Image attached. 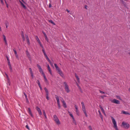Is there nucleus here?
<instances>
[{"label": "nucleus", "instance_id": "473e14b6", "mask_svg": "<svg viewBox=\"0 0 130 130\" xmlns=\"http://www.w3.org/2000/svg\"><path fill=\"white\" fill-rule=\"evenodd\" d=\"M116 97L117 98V99H118L120 100H122V99L120 98V96L118 95H117L116 96Z\"/></svg>", "mask_w": 130, "mask_h": 130}, {"label": "nucleus", "instance_id": "dca6fc26", "mask_svg": "<svg viewBox=\"0 0 130 130\" xmlns=\"http://www.w3.org/2000/svg\"><path fill=\"white\" fill-rule=\"evenodd\" d=\"M120 1L123 4L124 7L127 8L126 3L124 2L123 0H120Z\"/></svg>", "mask_w": 130, "mask_h": 130}, {"label": "nucleus", "instance_id": "aec40b11", "mask_svg": "<svg viewBox=\"0 0 130 130\" xmlns=\"http://www.w3.org/2000/svg\"><path fill=\"white\" fill-rule=\"evenodd\" d=\"M54 65V66L56 69V70L57 71H58L59 70H60V68H59V67L58 66L57 64H56L55 63Z\"/></svg>", "mask_w": 130, "mask_h": 130}, {"label": "nucleus", "instance_id": "338daca9", "mask_svg": "<svg viewBox=\"0 0 130 130\" xmlns=\"http://www.w3.org/2000/svg\"><path fill=\"white\" fill-rule=\"evenodd\" d=\"M44 54L45 57H46L47 56L46 53Z\"/></svg>", "mask_w": 130, "mask_h": 130}, {"label": "nucleus", "instance_id": "a18cd8bd", "mask_svg": "<svg viewBox=\"0 0 130 130\" xmlns=\"http://www.w3.org/2000/svg\"><path fill=\"white\" fill-rule=\"evenodd\" d=\"M29 69L30 71V73H33L31 69V68H29Z\"/></svg>", "mask_w": 130, "mask_h": 130}, {"label": "nucleus", "instance_id": "5701e85b", "mask_svg": "<svg viewBox=\"0 0 130 130\" xmlns=\"http://www.w3.org/2000/svg\"><path fill=\"white\" fill-rule=\"evenodd\" d=\"M5 24L6 25V28H7L8 25H9V22L7 21H5Z\"/></svg>", "mask_w": 130, "mask_h": 130}, {"label": "nucleus", "instance_id": "6ab92c4d", "mask_svg": "<svg viewBox=\"0 0 130 130\" xmlns=\"http://www.w3.org/2000/svg\"><path fill=\"white\" fill-rule=\"evenodd\" d=\"M47 67L48 68V69L49 72H50V74L51 75H52V72H51V69L50 68V67L48 64L47 65Z\"/></svg>", "mask_w": 130, "mask_h": 130}, {"label": "nucleus", "instance_id": "4c0bfd02", "mask_svg": "<svg viewBox=\"0 0 130 130\" xmlns=\"http://www.w3.org/2000/svg\"><path fill=\"white\" fill-rule=\"evenodd\" d=\"M37 83H38V85L39 86H40L41 85L40 83V82L39 81V80H38L37 81Z\"/></svg>", "mask_w": 130, "mask_h": 130}, {"label": "nucleus", "instance_id": "49530a36", "mask_svg": "<svg viewBox=\"0 0 130 130\" xmlns=\"http://www.w3.org/2000/svg\"><path fill=\"white\" fill-rule=\"evenodd\" d=\"M99 91L101 93H102V94H104L105 93V92H103V91H101V90H99Z\"/></svg>", "mask_w": 130, "mask_h": 130}, {"label": "nucleus", "instance_id": "bb28decb", "mask_svg": "<svg viewBox=\"0 0 130 130\" xmlns=\"http://www.w3.org/2000/svg\"><path fill=\"white\" fill-rule=\"evenodd\" d=\"M48 21L50 22L51 23L54 25H55V24L54 23V22L52 21V20H49Z\"/></svg>", "mask_w": 130, "mask_h": 130}, {"label": "nucleus", "instance_id": "0eeeda50", "mask_svg": "<svg viewBox=\"0 0 130 130\" xmlns=\"http://www.w3.org/2000/svg\"><path fill=\"white\" fill-rule=\"evenodd\" d=\"M57 71L58 72V73L60 75L62 78H65V76L64 75L61 70Z\"/></svg>", "mask_w": 130, "mask_h": 130}, {"label": "nucleus", "instance_id": "412c9836", "mask_svg": "<svg viewBox=\"0 0 130 130\" xmlns=\"http://www.w3.org/2000/svg\"><path fill=\"white\" fill-rule=\"evenodd\" d=\"M62 103H63V107L65 108H67V105L66 104V103L64 100H63V101H62Z\"/></svg>", "mask_w": 130, "mask_h": 130}, {"label": "nucleus", "instance_id": "f03ea898", "mask_svg": "<svg viewBox=\"0 0 130 130\" xmlns=\"http://www.w3.org/2000/svg\"><path fill=\"white\" fill-rule=\"evenodd\" d=\"M63 84L64 86V88L66 91L67 93H69L70 91V90L69 89V86L67 82H63Z\"/></svg>", "mask_w": 130, "mask_h": 130}, {"label": "nucleus", "instance_id": "c756f323", "mask_svg": "<svg viewBox=\"0 0 130 130\" xmlns=\"http://www.w3.org/2000/svg\"><path fill=\"white\" fill-rule=\"evenodd\" d=\"M44 80L45 82H46V83L47 84H49V83L48 81V80L46 78H45V79H44Z\"/></svg>", "mask_w": 130, "mask_h": 130}, {"label": "nucleus", "instance_id": "f3484780", "mask_svg": "<svg viewBox=\"0 0 130 130\" xmlns=\"http://www.w3.org/2000/svg\"><path fill=\"white\" fill-rule=\"evenodd\" d=\"M19 2L20 3L21 5L25 9H26V7L19 0Z\"/></svg>", "mask_w": 130, "mask_h": 130}, {"label": "nucleus", "instance_id": "1a4fd4ad", "mask_svg": "<svg viewBox=\"0 0 130 130\" xmlns=\"http://www.w3.org/2000/svg\"><path fill=\"white\" fill-rule=\"evenodd\" d=\"M36 109L39 115H42V113L40 108H39L37 106L36 107Z\"/></svg>", "mask_w": 130, "mask_h": 130}, {"label": "nucleus", "instance_id": "13d9d810", "mask_svg": "<svg viewBox=\"0 0 130 130\" xmlns=\"http://www.w3.org/2000/svg\"><path fill=\"white\" fill-rule=\"evenodd\" d=\"M6 58H7V59L8 61H10L8 57L7 56H6Z\"/></svg>", "mask_w": 130, "mask_h": 130}, {"label": "nucleus", "instance_id": "f257e3e1", "mask_svg": "<svg viewBox=\"0 0 130 130\" xmlns=\"http://www.w3.org/2000/svg\"><path fill=\"white\" fill-rule=\"evenodd\" d=\"M53 118L54 120L57 124L59 125L60 124V121L56 115H54Z\"/></svg>", "mask_w": 130, "mask_h": 130}, {"label": "nucleus", "instance_id": "09e8293b", "mask_svg": "<svg viewBox=\"0 0 130 130\" xmlns=\"http://www.w3.org/2000/svg\"><path fill=\"white\" fill-rule=\"evenodd\" d=\"M8 65L9 66H11V65L10 64V61H8Z\"/></svg>", "mask_w": 130, "mask_h": 130}, {"label": "nucleus", "instance_id": "58836bf2", "mask_svg": "<svg viewBox=\"0 0 130 130\" xmlns=\"http://www.w3.org/2000/svg\"><path fill=\"white\" fill-rule=\"evenodd\" d=\"M27 41L28 44L29 45H30V42L29 40V39H27Z\"/></svg>", "mask_w": 130, "mask_h": 130}, {"label": "nucleus", "instance_id": "a19ab883", "mask_svg": "<svg viewBox=\"0 0 130 130\" xmlns=\"http://www.w3.org/2000/svg\"><path fill=\"white\" fill-rule=\"evenodd\" d=\"M99 107H100V108L101 109V110H103L104 109L103 107H102L100 105H99Z\"/></svg>", "mask_w": 130, "mask_h": 130}, {"label": "nucleus", "instance_id": "5fc2aeb1", "mask_svg": "<svg viewBox=\"0 0 130 130\" xmlns=\"http://www.w3.org/2000/svg\"><path fill=\"white\" fill-rule=\"evenodd\" d=\"M31 76L32 77V78H33L34 77H33V73H31Z\"/></svg>", "mask_w": 130, "mask_h": 130}, {"label": "nucleus", "instance_id": "6e6552de", "mask_svg": "<svg viewBox=\"0 0 130 130\" xmlns=\"http://www.w3.org/2000/svg\"><path fill=\"white\" fill-rule=\"evenodd\" d=\"M111 102L112 103L117 104H120V101L115 99H113L111 101Z\"/></svg>", "mask_w": 130, "mask_h": 130}, {"label": "nucleus", "instance_id": "c85d7f7f", "mask_svg": "<svg viewBox=\"0 0 130 130\" xmlns=\"http://www.w3.org/2000/svg\"><path fill=\"white\" fill-rule=\"evenodd\" d=\"M68 113L69 114V115L71 116V117H72V118H74L72 114L70 112L68 111Z\"/></svg>", "mask_w": 130, "mask_h": 130}, {"label": "nucleus", "instance_id": "b1692460", "mask_svg": "<svg viewBox=\"0 0 130 130\" xmlns=\"http://www.w3.org/2000/svg\"><path fill=\"white\" fill-rule=\"evenodd\" d=\"M98 111L99 112V115H100V116L101 118V119H102V120H103V116L102 115L101 113V112L100 111V110H98Z\"/></svg>", "mask_w": 130, "mask_h": 130}, {"label": "nucleus", "instance_id": "20e7f679", "mask_svg": "<svg viewBox=\"0 0 130 130\" xmlns=\"http://www.w3.org/2000/svg\"><path fill=\"white\" fill-rule=\"evenodd\" d=\"M113 123L114 125V127L115 128L117 127L116 122L114 118L112 116L111 117Z\"/></svg>", "mask_w": 130, "mask_h": 130}, {"label": "nucleus", "instance_id": "2f4dec72", "mask_svg": "<svg viewBox=\"0 0 130 130\" xmlns=\"http://www.w3.org/2000/svg\"><path fill=\"white\" fill-rule=\"evenodd\" d=\"M46 60L48 61V62L50 63V64L52 65V64L51 61V60H50V59H49V58H48Z\"/></svg>", "mask_w": 130, "mask_h": 130}, {"label": "nucleus", "instance_id": "680f3d73", "mask_svg": "<svg viewBox=\"0 0 130 130\" xmlns=\"http://www.w3.org/2000/svg\"><path fill=\"white\" fill-rule=\"evenodd\" d=\"M51 4L50 3L49 4V7L51 8Z\"/></svg>", "mask_w": 130, "mask_h": 130}, {"label": "nucleus", "instance_id": "393cba45", "mask_svg": "<svg viewBox=\"0 0 130 130\" xmlns=\"http://www.w3.org/2000/svg\"><path fill=\"white\" fill-rule=\"evenodd\" d=\"M43 114L44 116L45 117V119H47V116H46V114L45 112V110H43Z\"/></svg>", "mask_w": 130, "mask_h": 130}, {"label": "nucleus", "instance_id": "cd10ccee", "mask_svg": "<svg viewBox=\"0 0 130 130\" xmlns=\"http://www.w3.org/2000/svg\"><path fill=\"white\" fill-rule=\"evenodd\" d=\"M3 39L4 42L7 41L5 36L4 35H3Z\"/></svg>", "mask_w": 130, "mask_h": 130}, {"label": "nucleus", "instance_id": "ddd939ff", "mask_svg": "<svg viewBox=\"0 0 130 130\" xmlns=\"http://www.w3.org/2000/svg\"><path fill=\"white\" fill-rule=\"evenodd\" d=\"M122 113L124 115H130V112H128L125 111L123 110L122 111Z\"/></svg>", "mask_w": 130, "mask_h": 130}, {"label": "nucleus", "instance_id": "4be33fe9", "mask_svg": "<svg viewBox=\"0 0 130 130\" xmlns=\"http://www.w3.org/2000/svg\"><path fill=\"white\" fill-rule=\"evenodd\" d=\"M24 94L25 96V98L27 102L28 103H29V102L28 99L27 98V95L25 93H24Z\"/></svg>", "mask_w": 130, "mask_h": 130}, {"label": "nucleus", "instance_id": "9b49d317", "mask_svg": "<svg viewBox=\"0 0 130 130\" xmlns=\"http://www.w3.org/2000/svg\"><path fill=\"white\" fill-rule=\"evenodd\" d=\"M75 107L76 110V113L77 114V115H79V111L78 109V107L76 105H75Z\"/></svg>", "mask_w": 130, "mask_h": 130}, {"label": "nucleus", "instance_id": "bf43d9fd", "mask_svg": "<svg viewBox=\"0 0 130 130\" xmlns=\"http://www.w3.org/2000/svg\"><path fill=\"white\" fill-rule=\"evenodd\" d=\"M5 44L6 45H8V43H7V41H5Z\"/></svg>", "mask_w": 130, "mask_h": 130}, {"label": "nucleus", "instance_id": "79ce46f5", "mask_svg": "<svg viewBox=\"0 0 130 130\" xmlns=\"http://www.w3.org/2000/svg\"><path fill=\"white\" fill-rule=\"evenodd\" d=\"M13 51L14 52V54L15 55H16L17 54V51L15 49H14L13 50Z\"/></svg>", "mask_w": 130, "mask_h": 130}, {"label": "nucleus", "instance_id": "8fccbe9b", "mask_svg": "<svg viewBox=\"0 0 130 130\" xmlns=\"http://www.w3.org/2000/svg\"><path fill=\"white\" fill-rule=\"evenodd\" d=\"M81 104L82 105V106H85L83 102H82L81 103Z\"/></svg>", "mask_w": 130, "mask_h": 130}, {"label": "nucleus", "instance_id": "e2e57ef3", "mask_svg": "<svg viewBox=\"0 0 130 130\" xmlns=\"http://www.w3.org/2000/svg\"><path fill=\"white\" fill-rule=\"evenodd\" d=\"M44 54L45 57H46L47 56L46 53Z\"/></svg>", "mask_w": 130, "mask_h": 130}, {"label": "nucleus", "instance_id": "4468645a", "mask_svg": "<svg viewBox=\"0 0 130 130\" xmlns=\"http://www.w3.org/2000/svg\"><path fill=\"white\" fill-rule=\"evenodd\" d=\"M55 98L57 101V103H60L59 98V97L56 95H55Z\"/></svg>", "mask_w": 130, "mask_h": 130}, {"label": "nucleus", "instance_id": "9d476101", "mask_svg": "<svg viewBox=\"0 0 130 130\" xmlns=\"http://www.w3.org/2000/svg\"><path fill=\"white\" fill-rule=\"evenodd\" d=\"M28 110H27V111H28V113H29V115H30L32 117H33V115L30 109V108H28Z\"/></svg>", "mask_w": 130, "mask_h": 130}, {"label": "nucleus", "instance_id": "72a5a7b5", "mask_svg": "<svg viewBox=\"0 0 130 130\" xmlns=\"http://www.w3.org/2000/svg\"><path fill=\"white\" fill-rule=\"evenodd\" d=\"M44 37H45V40H46V41H47V42H48V38H47V35H46Z\"/></svg>", "mask_w": 130, "mask_h": 130}, {"label": "nucleus", "instance_id": "4d7b16f0", "mask_svg": "<svg viewBox=\"0 0 130 130\" xmlns=\"http://www.w3.org/2000/svg\"><path fill=\"white\" fill-rule=\"evenodd\" d=\"M40 46L42 47V48H43V49L44 48L43 46L41 44H40Z\"/></svg>", "mask_w": 130, "mask_h": 130}, {"label": "nucleus", "instance_id": "864d4df0", "mask_svg": "<svg viewBox=\"0 0 130 130\" xmlns=\"http://www.w3.org/2000/svg\"><path fill=\"white\" fill-rule=\"evenodd\" d=\"M42 33H43V34H44V36H45L46 35V34H45V33L43 31H42Z\"/></svg>", "mask_w": 130, "mask_h": 130}, {"label": "nucleus", "instance_id": "052dcab7", "mask_svg": "<svg viewBox=\"0 0 130 130\" xmlns=\"http://www.w3.org/2000/svg\"><path fill=\"white\" fill-rule=\"evenodd\" d=\"M39 88H40V90H41L42 89V88L41 86L40 85V86H39Z\"/></svg>", "mask_w": 130, "mask_h": 130}, {"label": "nucleus", "instance_id": "2eb2a0df", "mask_svg": "<svg viewBox=\"0 0 130 130\" xmlns=\"http://www.w3.org/2000/svg\"><path fill=\"white\" fill-rule=\"evenodd\" d=\"M21 36L23 41H24L25 40V38L24 35V32L23 31H21Z\"/></svg>", "mask_w": 130, "mask_h": 130}, {"label": "nucleus", "instance_id": "3c124183", "mask_svg": "<svg viewBox=\"0 0 130 130\" xmlns=\"http://www.w3.org/2000/svg\"><path fill=\"white\" fill-rule=\"evenodd\" d=\"M42 52H43V54H44V53H46V52H45V50H44V48H43V49L42 50Z\"/></svg>", "mask_w": 130, "mask_h": 130}, {"label": "nucleus", "instance_id": "de8ad7c7", "mask_svg": "<svg viewBox=\"0 0 130 130\" xmlns=\"http://www.w3.org/2000/svg\"><path fill=\"white\" fill-rule=\"evenodd\" d=\"M26 127L28 129V130H29V127L28 126V125H26Z\"/></svg>", "mask_w": 130, "mask_h": 130}, {"label": "nucleus", "instance_id": "ea45409f", "mask_svg": "<svg viewBox=\"0 0 130 130\" xmlns=\"http://www.w3.org/2000/svg\"><path fill=\"white\" fill-rule=\"evenodd\" d=\"M35 38H36V40L37 41L39 39V38H38V37L37 36H35Z\"/></svg>", "mask_w": 130, "mask_h": 130}, {"label": "nucleus", "instance_id": "69168bd1", "mask_svg": "<svg viewBox=\"0 0 130 130\" xmlns=\"http://www.w3.org/2000/svg\"><path fill=\"white\" fill-rule=\"evenodd\" d=\"M44 54L45 57H46L47 56L46 53Z\"/></svg>", "mask_w": 130, "mask_h": 130}, {"label": "nucleus", "instance_id": "774afa93", "mask_svg": "<svg viewBox=\"0 0 130 130\" xmlns=\"http://www.w3.org/2000/svg\"><path fill=\"white\" fill-rule=\"evenodd\" d=\"M9 68L10 69H12V68L11 65L9 66Z\"/></svg>", "mask_w": 130, "mask_h": 130}, {"label": "nucleus", "instance_id": "e433bc0d", "mask_svg": "<svg viewBox=\"0 0 130 130\" xmlns=\"http://www.w3.org/2000/svg\"><path fill=\"white\" fill-rule=\"evenodd\" d=\"M37 65L39 69L41 68V66L39 64H37Z\"/></svg>", "mask_w": 130, "mask_h": 130}, {"label": "nucleus", "instance_id": "f8f14e48", "mask_svg": "<svg viewBox=\"0 0 130 130\" xmlns=\"http://www.w3.org/2000/svg\"><path fill=\"white\" fill-rule=\"evenodd\" d=\"M26 54L28 58H29V59H31V57H30V54L29 53V52L28 51H26Z\"/></svg>", "mask_w": 130, "mask_h": 130}, {"label": "nucleus", "instance_id": "c03bdc74", "mask_svg": "<svg viewBox=\"0 0 130 130\" xmlns=\"http://www.w3.org/2000/svg\"><path fill=\"white\" fill-rule=\"evenodd\" d=\"M88 128L90 130H92V127L91 126H89Z\"/></svg>", "mask_w": 130, "mask_h": 130}, {"label": "nucleus", "instance_id": "a211bd4d", "mask_svg": "<svg viewBox=\"0 0 130 130\" xmlns=\"http://www.w3.org/2000/svg\"><path fill=\"white\" fill-rule=\"evenodd\" d=\"M75 76L76 78L77 81L79 83H80V80L79 78L76 73L75 74Z\"/></svg>", "mask_w": 130, "mask_h": 130}, {"label": "nucleus", "instance_id": "39448f33", "mask_svg": "<svg viewBox=\"0 0 130 130\" xmlns=\"http://www.w3.org/2000/svg\"><path fill=\"white\" fill-rule=\"evenodd\" d=\"M122 124L124 127L125 128H128L129 126V124L128 123H126L124 122H123Z\"/></svg>", "mask_w": 130, "mask_h": 130}, {"label": "nucleus", "instance_id": "7ed1b4c3", "mask_svg": "<svg viewBox=\"0 0 130 130\" xmlns=\"http://www.w3.org/2000/svg\"><path fill=\"white\" fill-rule=\"evenodd\" d=\"M44 89L45 91V94H46V99L47 100H49V98L48 97L49 96V92L48 91V90L45 87L44 88Z\"/></svg>", "mask_w": 130, "mask_h": 130}, {"label": "nucleus", "instance_id": "423d86ee", "mask_svg": "<svg viewBox=\"0 0 130 130\" xmlns=\"http://www.w3.org/2000/svg\"><path fill=\"white\" fill-rule=\"evenodd\" d=\"M82 110L83 111L84 114H85V116L86 117H88V115L87 114L86 111V109L85 107V106H82Z\"/></svg>", "mask_w": 130, "mask_h": 130}, {"label": "nucleus", "instance_id": "603ef678", "mask_svg": "<svg viewBox=\"0 0 130 130\" xmlns=\"http://www.w3.org/2000/svg\"><path fill=\"white\" fill-rule=\"evenodd\" d=\"M0 1H1V3L2 4V5H3L4 4V2H3V0H0Z\"/></svg>", "mask_w": 130, "mask_h": 130}, {"label": "nucleus", "instance_id": "6e6d98bb", "mask_svg": "<svg viewBox=\"0 0 130 130\" xmlns=\"http://www.w3.org/2000/svg\"><path fill=\"white\" fill-rule=\"evenodd\" d=\"M102 112L105 115V111H104V109L103 110H102Z\"/></svg>", "mask_w": 130, "mask_h": 130}, {"label": "nucleus", "instance_id": "7c9ffc66", "mask_svg": "<svg viewBox=\"0 0 130 130\" xmlns=\"http://www.w3.org/2000/svg\"><path fill=\"white\" fill-rule=\"evenodd\" d=\"M76 84L77 86L78 87V88L80 90H81V89L80 88V86H79V85L76 82Z\"/></svg>", "mask_w": 130, "mask_h": 130}, {"label": "nucleus", "instance_id": "0e129e2a", "mask_svg": "<svg viewBox=\"0 0 130 130\" xmlns=\"http://www.w3.org/2000/svg\"><path fill=\"white\" fill-rule=\"evenodd\" d=\"M44 54L45 57H46L47 56L46 53Z\"/></svg>", "mask_w": 130, "mask_h": 130}, {"label": "nucleus", "instance_id": "37998d69", "mask_svg": "<svg viewBox=\"0 0 130 130\" xmlns=\"http://www.w3.org/2000/svg\"><path fill=\"white\" fill-rule=\"evenodd\" d=\"M25 36L26 39L27 40L28 39H29L28 35L27 34H25Z\"/></svg>", "mask_w": 130, "mask_h": 130}, {"label": "nucleus", "instance_id": "f704fd0d", "mask_svg": "<svg viewBox=\"0 0 130 130\" xmlns=\"http://www.w3.org/2000/svg\"><path fill=\"white\" fill-rule=\"evenodd\" d=\"M39 70L40 72L41 73L43 72L42 69L41 68H40V69H39Z\"/></svg>", "mask_w": 130, "mask_h": 130}, {"label": "nucleus", "instance_id": "c9c22d12", "mask_svg": "<svg viewBox=\"0 0 130 130\" xmlns=\"http://www.w3.org/2000/svg\"><path fill=\"white\" fill-rule=\"evenodd\" d=\"M57 104H58V108L59 109H60L61 108V106H60V103H57Z\"/></svg>", "mask_w": 130, "mask_h": 130}, {"label": "nucleus", "instance_id": "a878e982", "mask_svg": "<svg viewBox=\"0 0 130 130\" xmlns=\"http://www.w3.org/2000/svg\"><path fill=\"white\" fill-rule=\"evenodd\" d=\"M72 118L73 120V122L75 124V125H77V123H76V121L75 120V119L74 118Z\"/></svg>", "mask_w": 130, "mask_h": 130}]
</instances>
